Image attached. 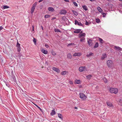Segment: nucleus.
I'll return each mask as SVG.
<instances>
[{"label":"nucleus","mask_w":122,"mask_h":122,"mask_svg":"<svg viewBox=\"0 0 122 122\" xmlns=\"http://www.w3.org/2000/svg\"><path fill=\"white\" fill-rule=\"evenodd\" d=\"M67 57L68 59H71L72 58V56L70 53H68L67 55Z\"/></svg>","instance_id":"2eb2a0df"},{"label":"nucleus","mask_w":122,"mask_h":122,"mask_svg":"<svg viewBox=\"0 0 122 122\" xmlns=\"http://www.w3.org/2000/svg\"><path fill=\"white\" fill-rule=\"evenodd\" d=\"M67 13L66 10H61L60 12V14H65Z\"/></svg>","instance_id":"1a4fd4ad"},{"label":"nucleus","mask_w":122,"mask_h":122,"mask_svg":"<svg viewBox=\"0 0 122 122\" xmlns=\"http://www.w3.org/2000/svg\"><path fill=\"white\" fill-rule=\"evenodd\" d=\"M67 72L66 71H64L61 72V74L62 75H66Z\"/></svg>","instance_id":"6ab92c4d"},{"label":"nucleus","mask_w":122,"mask_h":122,"mask_svg":"<svg viewBox=\"0 0 122 122\" xmlns=\"http://www.w3.org/2000/svg\"><path fill=\"white\" fill-rule=\"evenodd\" d=\"M64 1L66 2H68L69 1L68 0H65Z\"/></svg>","instance_id":"8fccbe9b"},{"label":"nucleus","mask_w":122,"mask_h":122,"mask_svg":"<svg viewBox=\"0 0 122 122\" xmlns=\"http://www.w3.org/2000/svg\"><path fill=\"white\" fill-rule=\"evenodd\" d=\"M50 16L49 15H45V17L46 18H48L49 17H50Z\"/></svg>","instance_id":"e433bc0d"},{"label":"nucleus","mask_w":122,"mask_h":122,"mask_svg":"<svg viewBox=\"0 0 122 122\" xmlns=\"http://www.w3.org/2000/svg\"><path fill=\"white\" fill-rule=\"evenodd\" d=\"M33 41V42L34 43L35 45H36V39L35 38H34Z\"/></svg>","instance_id":"72a5a7b5"},{"label":"nucleus","mask_w":122,"mask_h":122,"mask_svg":"<svg viewBox=\"0 0 122 122\" xmlns=\"http://www.w3.org/2000/svg\"><path fill=\"white\" fill-rule=\"evenodd\" d=\"M51 53L54 56L56 55V53L54 51L52 52Z\"/></svg>","instance_id":"4c0bfd02"},{"label":"nucleus","mask_w":122,"mask_h":122,"mask_svg":"<svg viewBox=\"0 0 122 122\" xmlns=\"http://www.w3.org/2000/svg\"><path fill=\"white\" fill-rule=\"evenodd\" d=\"M32 31H34V25L32 26Z\"/></svg>","instance_id":"de8ad7c7"},{"label":"nucleus","mask_w":122,"mask_h":122,"mask_svg":"<svg viewBox=\"0 0 122 122\" xmlns=\"http://www.w3.org/2000/svg\"><path fill=\"white\" fill-rule=\"evenodd\" d=\"M35 105L36 106V107H37L38 108H39L40 110L41 111H42V110L41 108L40 107H39V106H38L36 104H35Z\"/></svg>","instance_id":"58836bf2"},{"label":"nucleus","mask_w":122,"mask_h":122,"mask_svg":"<svg viewBox=\"0 0 122 122\" xmlns=\"http://www.w3.org/2000/svg\"><path fill=\"white\" fill-rule=\"evenodd\" d=\"M103 80L105 83H106L107 82V80L106 78H103Z\"/></svg>","instance_id":"f704fd0d"},{"label":"nucleus","mask_w":122,"mask_h":122,"mask_svg":"<svg viewBox=\"0 0 122 122\" xmlns=\"http://www.w3.org/2000/svg\"><path fill=\"white\" fill-rule=\"evenodd\" d=\"M120 52V55H121V52Z\"/></svg>","instance_id":"13d9d810"},{"label":"nucleus","mask_w":122,"mask_h":122,"mask_svg":"<svg viewBox=\"0 0 122 122\" xmlns=\"http://www.w3.org/2000/svg\"><path fill=\"white\" fill-rule=\"evenodd\" d=\"M81 54L80 53H74L73 55V56H81Z\"/></svg>","instance_id":"6e6552de"},{"label":"nucleus","mask_w":122,"mask_h":122,"mask_svg":"<svg viewBox=\"0 0 122 122\" xmlns=\"http://www.w3.org/2000/svg\"><path fill=\"white\" fill-rule=\"evenodd\" d=\"M85 24L86 25H89V23L87 22L86 21V23H85Z\"/></svg>","instance_id":"49530a36"},{"label":"nucleus","mask_w":122,"mask_h":122,"mask_svg":"<svg viewBox=\"0 0 122 122\" xmlns=\"http://www.w3.org/2000/svg\"><path fill=\"white\" fill-rule=\"evenodd\" d=\"M110 91L111 93L116 94L118 92V90L117 88L111 87L110 88Z\"/></svg>","instance_id":"7ed1b4c3"},{"label":"nucleus","mask_w":122,"mask_h":122,"mask_svg":"<svg viewBox=\"0 0 122 122\" xmlns=\"http://www.w3.org/2000/svg\"><path fill=\"white\" fill-rule=\"evenodd\" d=\"M72 12L73 13H74V15H75L76 16L78 15V13L76 11H75L73 10Z\"/></svg>","instance_id":"c756f323"},{"label":"nucleus","mask_w":122,"mask_h":122,"mask_svg":"<svg viewBox=\"0 0 122 122\" xmlns=\"http://www.w3.org/2000/svg\"><path fill=\"white\" fill-rule=\"evenodd\" d=\"M122 102V100L121 99H120L119 100V101L118 102V104H119L120 103H121Z\"/></svg>","instance_id":"ea45409f"},{"label":"nucleus","mask_w":122,"mask_h":122,"mask_svg":"<svg viewBox=\"0 0 122 122\" xmlns=\"http://www.w3.org/2000/svg\"><path fill=\"white\" fill-rule=\"evenodd\" d=\"M75 24L76 25H77L79 26H81L83 27V24L81 22H79L76 20H75Z\"/></svg>","instance_id":"39448f33"},{"label":"nucleus","mask_w":122,"mask_h":122,"mask_svg":"<svg viewBox=\"0 0 122 122\" xmlns=\"http://www.w3.org/2000/svg\"><path fill=\"white\" fill-rule=\"evenodd\" d=\"M74 108L75 109H77V107H74Z\"/></svg>","instance_id":"603ef678"},{"label":"nucleus","mask_w":122,"mask_h":122,"mask_svg":"<svg viewBox=\"0 0 122 122\" xmlns=\"http://www.w3.org/2000/svg\"><path fill=\"white\" fill-rule=\"evenodd\" d=\"M35 8H33L32 7L31 8V14H32L33 13V12L34 10L35 9Z\"/></svg>","instance_id":"cd10ccee"},{"label":"nucleus","mask_w":122,"mask_h":122,"mask_svg":"<svg viewBox=\"0 0 122 122\" xmlns=\"http://www.w3.org/2000/svg\"><path fill=\"white\" fill-rule=\"evenodd\" d=\"M41 51L42 53L45 54H46L48 53V51L45 50L44 49L42 48L41 49Z\"/></svg>","instance_id":"9d476101"},{"label":"nucleus","mask_w":122,"mask_h":122,"mask_svg":"<svg viewBox=\"0 0 122 122\" xmlns=\"http://www.w3.org/2000/svg\"><path fill=\"white\" fill-rule=\"evenodd\" d=\"M3 29V28L2 26H0V31L2 30Z\"/></svg>","instance_id":"09e8293b"},{"label":"nucleus","mask_w":122,"mask_h":122,"mask_svg":"<svg viewBox=\"0 0 122 122\" xmlns=\"http://www.w3.org/2000/svg\"><path fill=\"white\" fill-rule=\"evenodd\" d=\"M107 65L108 67L111 68L113 65V63L112 61L111 60L107 61Z\"/></svg>","instance_id":"f03ea898"},{"label":"nucleus","mask_w":122,"mask_h":122,"mask_svg":"<svg viewBox=\"0 0 122 122\" xmlns=\"http://www.w3.org/2000/svg\"><path fill=\"white\" fill-rule=\"evenodd\" d=\"M92 77V76L90 75H89L86 76L87 78L89 79H90Z\"/></svg>","instance_id":"a878e982"},{"label":"nucleus","mask_w":122,"mask_h":122,"mask_svg":"<svg viewBox=\"0 0 122 122\" xmlns=\"http://www.w3.org/2000/svg\"><path fill=\"white\" fill-rule=\"evenodd\" d=\"M55 32H61L59 30L56 29H55L54 30Z\"/></svg>","instance_id":"b1692460"},{"label":"nucleus","mask_w":122,"mask_h":122,"mask_svg":"<svg viewBox=\"0 0 122 122\" xmlns=\"http://www.w3.org/2000/svg\"><path fill=\"white\" fill-rule=\"evenodd\" d=\"M73 3V4L74 5L76 6H78V5L77 4V3H76V2H74Z\"/></svg>","instance_id":"a19ab883"},{"label":"nucleus","mask_w":122,"mask_h":122,"mask_svg":"<svg viewBox=\"0 0 122 122\" xmlns=\"http://www.w3.org/2000/svg\"><path fill=\"white\" fill-rule=\"evenodd\" d=\"M56 114V112L54 110H52L51 112V115L52 116H53Z\"/></svg>","instance_id":"aec40b11"},{"label":"nucleus","mask_w":122,"mask_h":122,"mask_svg":"<svg viewBox=\"0 0 122 122\" xmlns=\"http://www.w3.org/2000/svg\"><path fill=\"white\" fill-rule=\"evenodd\" d=\"M53 19H55V18H53Z\"/></svg>","instance_id":"052dcab7"},{"label":"nucleus","mask_w":122,"mask_h":122,"mask_svg":"<svg viewBox=\"0 0 122 122\" xmlns=\"http://www.w3.org/2000/svg\"><path fill=\"white\" fill-rule=\"evenodd\" d=\"M48 10L51 12H53L54 11V9L52 7H49L48 9Z\"/></svg>","instance_id":"ddd939ff"},{"label":"nucleus","mask_w":122,"mask_h":122,"mask_svg":"<svg viewBox=\"0 0 122 122\" xmlns=\"http://www.w3.org/2000/svg\"><path fill=\"white\" fill-rule=\"evenodd\" d=\"M89 0L91 1H93L95 0Z\"/></svg>","instance_id":"864d4df0"},{"label":"nucleus","mask_w":122,"mask_h":122,"mask_svg":"<svg viewBox=\"0 0 122 122\" xmlns=\"http://www.w3.org/2000/svg\"><path fill=\"white\" fill-rule=\"evenodd\" d=\"M82 7L86 11L87 10V7L86 5H83L82 6Z\"/></svg>","instance_id":"412c9836"},{"label":"nucleus","mask_w":122,"mask_h":122,"mask_svg":"<svg viewBox=\"0 0 122 122\" xmlns=\"http://www.w3.org/2000/svg\"><path fill=\"white\" fill-rule=\"evenodd\" d=\"M36 5H37V3L36 2L33 5V6L32 7L35 8V7H36Z\"/></svg>","instance_id":"c9c22d12"},{"label":"nucleus","mask_w":122,"mask_h":122,"mask_svg":"<svg viewBox=\"0 0 122 122\" xmlns=\"http://www.w3.org/2000/svg\"><path fill=\"white\" fill-rule=\"evenodd\" d=\"M99 44L98 42H97L95 44L94 47L95 48L97 47L98 46Z\"/></svg>","instance_id":"bb28decb"},{"label":"nucleus","mask_w":122,"mask_h":122,"mask_svg":"<svg viewBox=\"0 0 122 122\" xmlns=\"http://www.w3.org/2000/svg\"><path fill=\"white\" fill-rule=\"evenodd\" d=\"M45 46L46 48H48L49 47V46L47 44H45Z\"/></svg>","instance_id":"a18cd8bd"},{"label":"nucleus","mask_w":122,"mask_h":122,"mask_svg":"<svg viewBox=\"0 0 122 122\" xmlns=\"http://www.w3.org/2000/svg\"><path fill=\"white\" fill-rule=\"evenodd\" d=\"M120 105H121V106H122V103H120V104H119Z\"/></svg>","instance_id":"5fc2aeb1"},{"label":"nucleus","mask_w":122,"mask_h":122,"mask_svg":"<svg viewBox=\"0 0 122 122\" xmlns=\"http://www.w3.org/2000/svg\"><path fill=\"white\" fill-rule=\"evenodd\" d=\"M75 82L76 84H78L80 83V81L79 80H75Z\"/></svg>","instance_id":"5701e85b"},{"label":"nucleus","mask_w":122,"mask_h":122,"mask_svg":"<svg viewBox=\"0 0 122 122\" xmlns=\"http://www.w3.org/2000/svg\"><path fill=\"white\" fill-rule=\"evenodd\" d=\"M69 83L71 84H73V82L71 81H69Z\"/></svg>","instance_id":"c03bdc74"},{"label":"nucleus","mask_w":122,"mask_h":122,"mask_svg":"<svg viewBox=\"0 0 122 122\" xmlns=\"http://www.w3.org/2000/svg\"><path fill=\"white\" fill-rule=\"evenodd\" d=\"M85 66H81L80 67L79 69V70L80 72H82L85 71Z\"/></svg>","instance_id":"0eeeda50"},{"label":"nucleus","mask_w":122,"mask_h":122,"mask_svg":"<svg viewBox=\"0 0 122 122\" xmlns=\"http://www.w3.org/2000/svg\"><path fill=\"white\" fill-rule=\"evenodd\" d=\"M97 9L99 11V12H100L101 13H102V10L100 7H97Z\"/></svg>","instance_id":"a211bd4d"},{"label":"nucleus","mask_w":122,"mask_h":122,"mask_svg":"<svg viewBox=\"0 0 122 122\" xmlns=\"http://www.w3.org/2000/svg\"><path fill=\"white\" fill-rule=\"evenodd\" d=\"M107 1H109V0H107Z\"/></svg>","instance_id":"bf43d9fd"},{"label":"nucleus","mask_w":122,"mask_h":122,"mask_svg":"<svg viewBox=\"0 0 122 122\" xmlns=\"http://www.w3.org/2000/svg\"><path fill=\"white\" fill-rule=\"evenodd\" d=\"M75 45L74 44V43H70L68 44L67 45L68 46H73V45Z\"/></svg>","instance_id":"7c9ffc66"},{"label":"nucleus","mask_w":122,"mask_h":122,"mask_svg":"<svg viewBox=\"0 0 122 122\" xmlns=\"http://www.w3.org/2000/svg\"><path fill=\"white\" fill-rule=\"evenodd\" d=\"M52 69L54 71H56L58 73H60L61 71L59 69L55 67H53Z\"/></svg>","instance_id":"423d86ee"},{"label":"nucleus","mask_w":122,"mask_h":122,"mask_svg":"<svg viewBox=\"0 0 122 122\" xmlns=\"http://www.w3.org/2000/svg\"><path fill=\"white\" fill-rule=\"evenodd\" d=\"M102 15H103V17H105L106 15V14L105 13H103V12H102Z\"/></svg>","instance_id":"37998d69"},{"label":"nucleus","mask_w":122,"mask_h":122,"mask_svg":"<svg viewBox=\"0 0 122 122\" xmlns=\"http://www.w3.org/2000/svg\"><path fill=\"white\" fill-rule=\"evenodd\" d=\"M41 28H42V30H43V27L42 26H41Z\"/></svg>","instance_id":"4d7b16f0"},{"label":"nucleus","mask_w":122,"mask_h":122,"mask_svg":"<svg viewBox=\"0 0 122 122\" xmlns=\"http://www.w3.org/2000/svg\"><path fill=\"white\" fill-rule=\"evenodd\" d=\"M107 55L105 54H103L101 57V59L103 60L105 58L107 57Z\"/></svg>","instance_id":"f8f14e48"},{"label":"nucleus","mask_w":122,"mask_h":122,"mask_svg":"<svg viewBox=\"0 0 122 122\" xmlns=\"http://www.w3.org/2000/svg\"><path fill=\"white\" fill-rule=\"evenodd\" d=\"M114 49H117L118 50H120V51L122 50V49L120 47H117L116 46H115L114 47Z\"/></svg>","instance_id":"dca6fc26"},{"label":"nucleus","mask_w":122,"mask_h":122,"mask_svg":"<svg viewBox=\"0 0 122 122\" xmlns=\"http://www.w3.org/2000/svg\"><path fill=\"white\" fill-rule=\"evenodd\" d=\"M86 36V34L85 33H82V31L78 35V37L80 39V41L81 42H85V37Z\"/></svg>","instance_id":"f257e3e1"},{"label":"nucleus","mask_w":122,"mask_h":122,"mask_svg":"<svg viewBox=\"0 0 122 122\" xmlns=\"http://www.w3.org/2000/svg\"><path fill=\"white\" fill-rule=\"evenodd\" d=\"M95 19L96 22L97 23H99L101 22L99 18L96 19Z\"/></svg>","instance_id":"4be33fe9"},{"label":"nucleus","mask_w":122,"mask_h":122,"mask_svg":"<svg viewBox=\"0 0 122 122\" xmlns=\"http://www.w3.org/2000/svg\"><path fill=\"white\" fill-rule=\"evenodd\" d=\"M17 46L18 47H19L20 46V44H19L18 42L17 43Z\"/></svg>","instance_id":"79ce46f5"},{"label":"nucleus","mask_w":122,"mask_h":122,"mask_svg":"<svg viewBox=\"0 0 122 122\" xmlns=\"http://www.w3.org/2000/svg\"><path fill=\"white\" fill-rule=\"evenodd\" d=\"M107 105L109 107H112L113 106L112 103L110 102H107Z\"/></svg>","instance_id":"4468645a"},{"label":"nucleus","mask_w":122,"mask_h":122,"mask_svg":"<svg viewBox=\"0 0 122 122\" xmlns=\"http://www.w3.org/2000/svg\"><path fill=\"white\" fill-rule=\"evenodd\" d=\"M80 97L82 100L85 99L87 98L86 96L83 93H80L79 94Z\"/></svg>","instance_id":"20e7f679"},{"label":"nucleus","mask_w":122,"mask_h":122,"mask_svg":"<svg viewBox=\"0 0 122 122\" xmlns=\"http://www.w3.org/2000/svg\"><path fill=\"white\" fill-rule=\"evenodd\" d=\"M119 0L121 2H122V0Z\"/></svg>","instance_id":"6e6d98bb"},{"label":"nucleus","mask_w":122,"mask_h":122,"mask_svg":"<svg viewBox=\"0 0 122 122\" xmlns=\"http://www.w3.org/2000/svg\"><path fill=\"white\" fill-rule=\"evenodd\" d=\"M43 0H40L39 1V2L40 3L41 2V1H43Z\"/></svg>","instance_id":"3c124183"},{"label":"nucleus","mask_w":122,"mask_h":122,"mask_svg":"<svg viewBox=\"0 0 122 122\" xmlns=\"http://www.w3.org/2000/svg\"><path fill=\"white\" fill-rule=\"evenodd\" d=\"M98 38L99 39V40L101 43L102 44L104 42V41L102 39L98 37Z\"/></svg>","instance_id":"f3484780"},{"label":"nucleus","mask_w":122,"mask_h":122,"mask_svg":"<svg viewBox=\"0 0 122 122\" xmlns=\"http://www.w3.org/2000/svg\"><path fill=\"white\" fill-rule=\"evenodd\" d=\"M58 116L61 119L62 118V115L60 113H59L58 114Z\"/></svg>","instance_id":"473e14b6"},{"label":"nucleus","mask_w":122,"mask_h":122,"mask_svg":"<svg viewBox=\"0 0 122 122\" xmlns=\"http://www.w3.org/2000/svg\"><path fill=\"white\" fill-rule=\"evenodd\" d=\"M9 8V6H6V5H4L3 6V8L4 9H6L8 8Z\"/></svg>","instance_id":"2f4dec72"},{"label":"nucleus","mask_w":122,"mask_h":122,"mask_svg":"<svg viewBox=\"0 0 122 122\" xmlns=\"http://www.w3.org/2000/svg\"><path fill=\"white\" fill-rule=\"evenodd\" d=\"M93 54V53H92V52H90L89 54H87L86 56L87 57H89L91 56Z\"/></svg>","instance_id":"393cba45"},{"label":"nucleus","mask_w":122,"mask_h":122,"mask_svg":"<svg viewBox=\"0 0 122 122\" xmlns=\"http://www.w3.org/2000/svg\"><path fill=\"white\" fill-rule=\"evenodd\" d=\"M92 42V41L90 40H89L88 41V43L89 46H90V45L91 44V43Z\"/></svg>","instance_id":"c85d7f7f"},{"label":"nucleus","mask_w":122,"mask_h":122,"mask_svg":"<svg viewBox=\"0 0 122 122\" xmlns=\"http://www.w3.org/2000/svg\"><path fill=\"white\" fill-rule=\"evenodd\" d=\"M81 30L80 29H77L75 30L74 31V33H79L81 32Z\"/></svg>","instance_id":"9b49d317"}]
</instances>
